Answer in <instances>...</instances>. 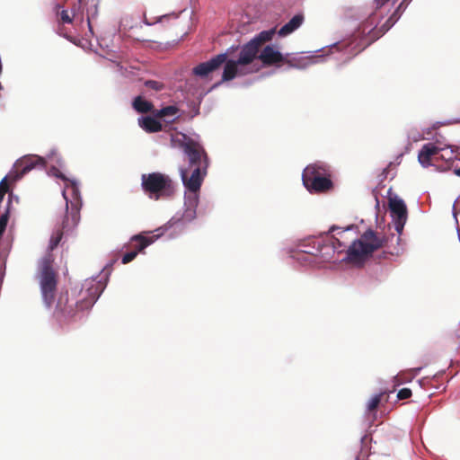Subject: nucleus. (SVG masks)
Wrapping results in <instances>:
<instances>
[{
    "label": "nucleus",
    "mask_w": 460,
    "mask_h": 460,
    "mask_svg": "<svg viewBox=\"0 0 460 460\" xmlns=\"http://www.w3.org/2000/svg\"><path fill=\"white\" fill-rule=\"evenodd\" d=\"M145 85L149 88V89H152L154 91H161L164 89V85L163 83L161 82H158V81H155V80H147L145 82Z\"/></svg>",
    "instance_id": "cd10ccee"
},
{
    "label": "nucleus",
    "mask_w": 460,
    "mask_h": 460,
    "mask_svg": "<svg viewBox=\"0 0 460 460\" xmlns=\"http://www.w3.org/2000/svg\"><path fill=\"white\" fill-rule=\"evenodd\" d=\"M304 19L305 18L302 13L296 14L294 17L291 18V20L288 22H287L279 29V31H278L279 35L280 37H285L292 33L302 25Z\"/></svg>",
    "instance_id": "a211bd4d"
},
{
    "label": "nucleus",
    "mask_w": 460,
    "mask_h": 460,
    "mask_svg": "<svg viewBox=\"0 0 460 460\" xmlns=\"http://www.w3.org/2000/svg\"><path fill=\"white\" fill-rule=\"evenodd\" d=\"M141 186L144 192L155 199L170 198L174 193L173 181L168 175L161 172L142 174Z\"/></svg>",
    "instance_id": "423d86ee"
},
{
    "label": "nucleus",
    "mask_w": 460,
    "mask_h": 460,
    "mask_svg": "<svg viewBox=\"0 0 460 460\" xmlns=\"http://www.w3.org/2000/svg\"><path fill=\"white\" fill-rule=\"evenodd\" d=\"M420 367L411 368L409 371L401 372L394 377L395 386L403 383L410 382L420 371Z\"/></svg>",
    "instance_id": "5701e85b"
},
{
    "label": "nucleus",
    "mask_w": 460,
    "mask_h": 460,
    "mask_svg": "<svg viewBox=\"0 0 460 460\" xmlns=\"http://www.w3.org/2000/svg\"><path fill=\"white\" fill-rule=\"evenodd\" d=\"M63 197L66 199V213L62 222V229L57 230L49 241V250L53 251L60 243L63 237V232H68L74 229L80 221V204L78 202H70L66 195V190H63Z\"/></svg>",
    "instance_id": "1a4fd4ad"
},
{
    "label": "nucleus",
    "mask_w": 460,
    "mask_h": 460,
    "mask_svg": "<svg viewBox=\"0 0 460 460\" xmlns=\"http://www.w3.org/2000/svg\"><path fill=\"white\" fill-rule=\"evenodd\" d=\"M358 460V459H357Z\"/></svg>",
    "instance_id": "ea45409f"
},
{
    "label": "nucleus",
    "mask_w": 460,
    "mask_h": 460,
    "mask_svg": "<svg viewBox=\"0 0 460 460\" xmlns=\"http://www.w3.org/2000/svg\"><path fill=\"white\" fill-rule=\"evenodd\" d=\"M45 165L46 161L43 157L36 155H25L15 164V171L13 172L14 176H11V178L13 181H18L36 166L44 167Z\"/></svg>",
    "instance_id": "9b49d317"
},
{
    "label": "nucleus",
    "mask_w": 460,
    "mask_h": 460,
    "mask_svg": "<svg viewBox=\"0 0 460 460\" xmlns=\"http://www.w3.org/2000/svg\"><path fill=\"white\" fill-rule=\"evenodd\" d=\"M2 89V85L0 84V90Z\"/></svg>",
    "instance_id": "58836bf2"
},
{
    "label": "nucleus",
    "mask_w": 460,
    "mask_h": 460,
    "mask_svg": "<svg viewBox=\"0 0 460 460\" xmlns=\"http://www.w3.org/2000/svg\"><path fill=\"white\" fill-rule=\"evenodd\" d=\"M178 111V109L174 106H166L156 112L158 118H164L166 116H174Z\"/></svg>",
    "instance_id": "393cba45"
},
{
    "label": "nucleus",
    "mask_w": 460,
    "mask_h": 460,
    "mask_svg": "<svg viewBox=\"0 0 460 460\" xmlns=\"http://www.w3.org/2000/svg\"><path fill=\"white\" fill-rule=\"evenodd\" d=\"M52 172L56 177L63 180L66 182V189L71 190L72 195L75 197V200L74 202L77 201L79 203V200L77 199L79 190L76 182L67 179L58 169L55 167L52 168Z\"/></svg>",
    "instance_id": "412c9836"
},
{
    "label": "nucleus",
    "mask_w": 460,
    "mask_h": 460,
    "mask_svg": "<svg viewBox=\"0 0 460 460\" xmlns=\"http://www.w3.org/2000/svg\"><path fill=\"white\" fill-rule=\"evenodd\" d=\"M222 81L227 82L235 78L237 75H245L249 73L253 72V70H246L244 67L240 66L237 63V60H226Z\"/></svg>",
    "instance_id": "dca6fc26"
},
{
    "label": "nucleus",
    "mask_w": 460,
    "mask_h": 460,
    "mask_svg": "<svg viewBox=\"0 0 460 460\" xmlns=\"http://www.w3.org/2000/svg\"><path fill=\"white\" fill-rule=\"evenodd\" d=\"M338 229L337 226H332L328 233L322 236L321 239H314L312 241V250H306L305 252L312 254L315 257H320L323 261H329L333 259L335 252L341 253L346 248V243L342 240L344 231L339 232L337 235H330V233Z\"/></svg>",
    "instance_id": "39448f33"
},
{
    "label": "nucleus",
    "mask_w": 460,
    "mask_h": 460,
    "mask_svg": "<svg viewBox=\"0 0 460 460\" xmlns=\"http://www.w3.org/2000/svg\"><path fill=\"white\" fill-rule=\"evenodd\" d=\"M11 176H14L13 172L9 175L3 178L0 181V193H8L9 192V181H14Z\"/></svg>",
    "instance_id": "bb28decb"
},
{
    "label": "nucleus",
    "mask_w": 460,
    "mask_h": 460,
    "mask_svg": "<svg viewBox=\"0 0 460 460\" xmlns=\"http://www.w3.org/2000/svg\"><path fill=\"white\" fill-rule=\"evenodd\" d=\"M159 232L156 234H151V232H143L138 234L133 235L130 238L128 247L133 251L137 252V255L143 252L147 246L155 243L160 236L164 234L163 228L156 229Z\"/></svg>",
    "instance_id": "f8f14e48"
},
{
    "label": "nucleus",
    "mask_w": 460,
    "mask_h": 460,
    "mask_svg": "<svg viewBox=\"0 0 460 460\" xmlns=\"http://www.w3.org/2000/svg\"><path fill=\"white\" fill-rule=\"evenodd\" d=\"M258 58L264 66H278L288 63L285 57L272 45H267L259 54Z\"/></svg>",
    "instance_id": "ddd939ff"
},
{
    "label": "nucleus",
    "mask_w": 460,
    "mask_h": 460,
    "mask_svg": "<svg viewBox=\"0 0 460 460\" xmlns=\"http://www.w3.org/2000/svg\"><path fill=\"white\" fill-rule=\"evenodd\" d=\"M5 193H0V202L3 200Z\"/></svg>",
    "instance_id": "c9c22d12"
},
{
    "label": "nucleus",
    "mask_w": 460,
    "mask_h": 460,
    "mask_svg": "<svg viewBox=\"0 0 460 460\" xmlns=\"http://www.w3.org/2000/svg\"><path fill=\"white\" fill-rule=\"evenodd\" d=\"M275 33V29L262 31L244 44L241 49L238 58L236 59L240 66L245 68V66L252 64L255 58H258V54L262 45L270 41Z\"/></svg>",
    "instance_id": "6e6552de"
},
{
    "label": "nucleus",
    "mask_w": 460,
    "mask_h": 460,
    "mask_svg": "<svg viewBox=\"0 0 460 460\" xmlns=\"http://www.w3.org/2000/svg\"><path fill=\"white\" fill-rule=\"evenodd\" d=\"M58 30H57V32L58 35L66 38V40L72 41V37L66 32V27L64 26L63 23H60L58 22Z\"/></svg>",
    "instance_id": "2f4dec72"
},
{
    "label": "nucleus",
    "mask_w": 460,
    "mask_h": 460,
    "mask_svg": "<svg viewBox=\"0 0 460 460\" xmlns=\"http://www.w3.org/2000/svg\"><path fill=\"white\" fill-rule=\"evenodd\" d=\"M79 292L73 290L61 292L54 309V316L59 323L73 320L79 312L90 309L101 295L100 285L93 281L88 283Z\"/></svg>",
    "instance_id": "f257e3e1"
},
{
    "label": "nucleus",
    "mask_w": 460,
    "mask_h": 460,
    "mask_svg": "<svg viewBox=\"0 0 460 460\" xmlns=\"http://www.w3.org/2000/svg\"><path fill=\"white\" fill-rule=\"evenodd\" d=\"M438 160H445L447 162L460 161V147H440Z\"/></svg>",
    "instance_id": "aec40b11"
},
{
    "label": "nucleus",
    "mask_w": 460,
    "mask_h": 460,
    "mask_svg": "<svg viewBox=\"0 0 460 460\" xmlns=\"http://www.w3.org/2000/svg\"><path fill=\"white\" fill-rule=\"evenodd\" d=\"M383 254H384V256H383V257H384L385 259H386V258H387V255H388V254H392V253H391V252H383Z\"/></svg>",
    "instance_id": "72a5a7b5"
},
{
    "label": "nucleus",
    "mask_w": 460,
    "mask_h": 460,
    "mask_svg": "<svg viewBox=\"0 0 460 460\" xmlns=\"http://www.w3.org/2000/svg\"><path fill=\"white\" fill-rule=\"evenodd\" d=\"M394 15L395 14L394 13L389 19H387V21L380 28L382 34L385 33L394 24Z\"/></svg>",
    "instance_id": "c85d7f7f"
},
{
    "label": "nucleus",
    "mask_w": 460,
    "mask_h": 460,
    "mask_svg": "<svg viewBox=\"0 0 460 460\" xmlns=\"http://www.w3.org/2000/svg\"><path fill=\"white\" fill-rule=\"evenodd\" d=\"M386 243L387 238L385 235L367 229L349 246L346 260L349 263L361 266L374 252L385 246Z\"/></svg>",
    "instance_id": "7ed1b4c3"
},
{
    "label": "nucleus",
    "mask_w": 460,
    "mask_h": 460,
    "mask_svg": "<svg viewBox=\"0 0 460 460\" xmlns=\"http://www.w3.org/2000/svg\"><path fill=\"white\" fill-rule=\"evenodd\" d=\"M56 8H57V15L58 16V22L63 23V24L73 23V18L69 15L67 10H62L61 12H59L58 11V9L60 8L59 4H57Z\"/></svg>",
    "instance_id": "b1692460"
},
{
    "label": "nucleus",
    "mask_w": 460,
    "mask_h": 460,
    "mask_svg": "<svg viewBox=\"0 0 460 460\" xmlns=\"http://www.w3.org/2000/svg\"><path fill=\"white\" fill-rule=\"evenodd\" d=\"M385 393H380L378 394H376L375 396H373L368 403H367V411H373L375 410H376V408L378 407V405L380 404V402L382 400V397L383 395L385 394Z\"/></svg>",
    "instance_id": "a878e982"
},
{
    "label": "nucleus",
    "mask_w": 460,
    "mask_h": 460,
    "mask_svg": "<svg viewBox=\"0 0 460 460\" xmlns=\"http://www.w3.org/2000/svg\"><path fill=\"white\" fill-rule=\"evenodd\" d=\"M133 108L139 113H147L153 111L154 105L152 102L146 101L141 96H137L133 101Z\"/></svg>",
    "instance_id": "4be33fe9"
},
{
    "label": "nucleus",
    "mask_w": 460,
    "mask_h": 460,
    "mask_svg": "<svg viewBox=\"0 0 460 460\" xmlns=\"http://www.w3.org/2000/svg\"><path fill=\"white\" fill-rule=\"evenodd\" d=\"M439 146L433 143L425 144L419 152L418 160L423 166L438 161Z\"/></svg>",
    "instance_id": "2eb2a0df"
},
{
    "label": "nucleus",
    "mask_w": 460,
    "mask_h": 460,
    "mask_svg": "<svg viewBox=\"0 0 460 460\" xmlns=\"http://www.w3.org/2000/svg\"><path fill=\"white\" fill-rule=\"evenodd\" d=\"M226 60V54H218L207 62L199 64L193 68V73L199 76H207L209 73L219 68Z\"/></svg>",
    "instance_id": "4468645a"
},
{
    "label": "nucleus",
    "mask_w": 460,
    "mask_h": 460,
    "mask_svg": "<svg viewBox=\"0 0 460 460\" xmlns=\"http://www.w3.org/2000/svg\"><path fill=\"white\" fill-rule=\"evenodd\" d=\"M453 166V171H454V173L457 176H460V166H458L457 164H452Z\"/></svg>",
    "instance_id": "473e14b6"
},
{
    "label": "nucleus",
    "mask_w": 460,
    "mask_h": 460,
    "mask_svg": "<svg viewBox=\"0 0 460 460\" xmlns=\"http://www.w3.org/2000/svg\"><path fill=\"white\" fill-rule=\"evenodd\" d=\"M137 257V252H133L132 250L128 252H126L122 258H121V262L123 264H128L129 263L130 261H132L135 258Z\"/></svg>",
    "instance_id": "7c9ffc66"
},
{
    "label": "nucleus",
    "mask_w": 460,
    "mask_h": 460,
    "mask_svg": "<svg viewBox=\"0 0 460 460\" xmlns=\"http://www.w3.org/2000/svg\"><path fill=\"white\" fill-rule=\"evenodd\" d=\"M189 199V207L185 209L182 219L184 221H191L196 217V208L199 203V196L198 192H190L188 196Z\"/></svg>",
    "instance_id": "6ab92c4d"
},
{
    "label": "nucleus",
    "mask_w": 460,
    "mask_h": 460,
    "mask_svg": "<svg viewBox=\"0 0 460 460\" xmlns=\"http://www.w3.org/2000/svg\"><path fill=\"white\" fill-rule=\"evenodd\" d=\"M87 22H88V26H89L90 31H92V25H91V22H90L89 18L87 19Z\"/></svg>",
    "instance_id": "f704fd0d"
},
{
    "label": "nucleus",
    "mask_w": 460,
    "mask_h": 460,
    "mask_svg": "<svg viewBox=\"0 0 460 460\" xmlns=\"http://www.w3.org/2000/svg\"><path fill=\"white\" fill-rule=\"evenodd\" d=\"M183 150L188 164L180 169L181 177L184 187L190 192H199L207 175L208 158L204 147L191 138L180 143Z\"/></svg>",
    "instance_id": "f03ea898"
},
{
    "label": "nucleus",
    "mask_w": 460,
    "mask_h": 460,
    "mask_svg": "<svg viewBox=\"0 0 460 460\" xmlns=\"http://www.w3.org/2000/svg\"><path fill=\"white\" fill-rule=\"evenodd\" d=\"M367 23L369 22V26L373 25V22L372 21H367Z\"/></svg>",
    "instance_id": "e433bc0d"
},
{
    "label": "nucleus",
    "mask_w": 460,
    "mask_h": 460,
    "mask_svg": "<svg viewBox=\"0 0 460 460\" xmlns=\"http://www.w3.org/2000/svg\"><path fill=\"white\" fill-rule=\"evenodd\" d=\"M138 125L147 133H156L163 129L162 123L150 116L139 118Z\"/></svg>",
    "instance_id": "f3484780"
},
{
    "label": "nucleus",
    "mask_w": 460,
    "mask_h": 460,
    "mask_svg": "<svg viewBox=\"0 0 460 460\" xmlns=\"http://www.w3.org/2000/svg\"><path fill=\"white\" fill-rule=\"evenodd\" d=\"M412 393L410 388H402L398 391L397 393V398L399 400H405L411 396Z\"/></svg>",
    "instance_id": "c756f323"
},
{
    "label": "nucleus",
    "mask_w": 460,
    "mask_h": 460,
    "mask_svg": "<svg viewBox=\"0 0 460 460\" xmlns=\"http://www.w3.org/2000/svg\"><path fill=\"white\" fill-rule=\"evenodd\" d=\"M187 200H189V199L187 198ZM185 205H188L189 206V201L185 202Z\"/></svg>",
    "instance_id": "4c0bfd02"
},
{
    "label": "nucleus",
    "mask_w": 460,
    "mask_h": 460,
    "mask_svg": "<svg viewBox=\"0 0 460 460\" xmlns=\"http://www.w3.org/2000/svg\"><path fill=\"white\" fill-rule=\"evenodd\" d=\"M389 209L393 217L394 228L398 234H402L408 217L407 208L404 201L397 197L390 198Z\"/></svg>",
    "instance_id": "9d476101"
},
{
    "label": "nucleus",
    "mask_w": 460,
    "mask_h": 460,
    "mask_svg": "<svg viewBox=\"0 0 460 460\" xmlns=\"http://www.w3.org/2000/svg\"><path fill=\"white\" fill-rule=\"evenodd\" d=\"M53 260L49 255L42 259L40 266V285L44 303L50 307L54 303L58 275L52 267Z\"/></svg>",
    "instance_id": "0eeeda50"
},
{
    "label": "nucleus",
    "mask_w": 460,
    "mask_h": 460,
    "mask_svg": "<svg viewBox=\"0 0 460 460\" xmlns=\"http://www.w3.org/2000/svg\"><path fill=\"white\" fill-rule=\"evenodd\" d=\"M331 167L323 163H314L305 167L302 180L311 193H324L331 190L333 183L331 180Z\"/></svg>",
    "instance_id": "20e7f679"
}]
</instances>
